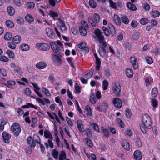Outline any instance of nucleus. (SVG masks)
<instances>
[{"mask_svg":"<svg viewBox=\"0 0 160 160\" xmlns=\"http://www.w3.org/2000/svg\"><path fill=\"white\" fill-rule=\"evenodd\" d=\"M95 32L99 42V48L98 50L99 54L101 57H104L106 54V48L107 45L106 42L105 41L104 37L101 30L97 29L95 30Z\"/></svg>","mask_w":160,"mask_h":160,"instance_id":"1","label":"nucleus"},{"mask_svg":"<svg viewBox=\"0 0 160 160\" xmlns=\"http://www.w3.org/2000/svg\"><path fill=\"white\" fill-rule=\"evenodd\" d=\"M151 119L149 115L146 114H143L142 117V121L140 124L141 129L143 132V130H145L147 128H150L151 126Z\"/></svg>","mask_w":160,"mask_h":160,"instance_id":"2","label":"nucleus"},{"mask_svg":"<svg viewBox=\"0 0 160 160\" xmlns=\"http://www.w3.org/2000/svg\"><path fill=\"white\" fill-rule=\"evenodd\" d=\"M11 129L14 135L17 136L19 135L21 131V128L20 125L17 123H14L12 124Z\"/></svg>","mask_w":160,"mask_h":160,"instance_id":"3","label":"nucleus"},{"mask_svg":"<svg viewBox=\"0 0 160 160\" xmlns=\"http://www.w3.org/2000/svg\"><path fill=\"white\" fill-rule=\"evenodd\" d=\"M112 88L116 95L119 96L120 94L121 91V87L120 84L118 82H114L112 84Z\"/></svg>","mask_w":160,"mask_h":160,"instance_id":"4","label":"nucleus"},{"mask_svg":"<svg viewBox=\"0 0 160 160\" xmlns=\"http://www.w3.org/2000/svg\"><path fill=\"white\" fill-rule=\"evenodd\" d=\"M36 47L39 49L43 51H47L49 50L50 47L49 44L43 43H37Z\"/></svg>","mask_w":160,"mask_h":160,"instance_id":"5","label":"nucleus"},{"mask_svg":"<svg viewBox=\"0 0 160 160\" xmlns=\"http://www.w3.org/2000/svg\"><path fill=\"white\" fill-rule=\"evenodd\" d=\"M83 25L79 27V31L82 36H85L87 34V30L88 28V25L87 24H86V22H83Z\"/></svg>","mask_w":160,"mask_h":160,"instance_id":"6","label":"nucleus"},{"mask_svg":"<svg viewBox=\"0 0 160 160\" xmlns=\"http://www.w3.org/2000/svg\"><path fill=\"white\" fill-rule=\"evenodd\" d=\"M50 44L53 51L56 53L59 52L60 51L59 47L55 42H50Z\"/></svg>","mask_w":160,"mask_h":160,"instance_id":"7","label":"nucleus"},{"mask_svg":"<svg viewBox=\"0 0 160 160\" xmlns=\"http://www.w3.org/2000/svg\"><path fill=\"white\" fill-rule=\"evenodd\" d=\"M112 103L114 105L118 108H120L122 106V102L119 98H115L113 100Z\"/></svg>","mask_w":160,"mask_h":160,"instance_id":"8","label":"nucleus"},{"mask_svg":"<svg viewBox=\"0 0 160 160\" xmlns=\"http://www.w3.org/2000/svg\"><path fill=\"white\" fill-rule=\"evenodd\" d=\"M2 138L4 142L7 143L9 142V139L11 138L10 135L8 133L4 132L2 134Z\"/></svg>","mask_w":160,"mask_h":160,"instance_id":"9","label":"nucleus"},{"mask_svg":"<svg viewBox=\"0 0 160 160\" xmlns=\"http://www.w3.org/2000/svg\"><path fill=\"white\" fill-rule=\"evenodd\" d=\"M10 66L14 68V72L19 74H21L22 72L21 69L18 66L16 65L13 62H12L10 64Z\"/></svg>","mask_w":160,"mask_h":160,"instance_id":"10","label":"nucleus"},{"mask_svg":"<svg viewBox=\"0 0 160 160\" xmlns=\"http://www.w3.org/2000/svg\"><path fill=\"white\" fill-rule=\"evenodd\" d=\"M131 62L134 69H136L138 67L137 59L135 57H132L130 58Z\"/></svg>","mask_w":160,"mask_h":160,"instance_id":"11","label":"nucleus"},{"mask_svg":"<svg viewBox=\"0 0 160 160\" xmlns=\"http://www.w3.org/2000/svg\"><path fill=\"white\" fill-rule=\"evenodd\" d=\"M134 156L137 160H141L142 158V155L139 150H136L134 153Z\"/></svg>","mask_w":160,"mask_h":160,"instance_id":"12","label":"nucleus"},{"mask_svg":"<svg viewBox=\"0 0 160 160\" xmlns=\"http://www.w3.org/2000/svg\"><path fill=\"white\" fill-rule=\"evenodd\" d=\"M28 143L32 148H34L36 146V143L31 137H28L27 139Z\"/></svg>","mask_w":160,"mask_h":160,"instance_id":"13","label":"nucleus"},{"mask_svg":"<svg viewBox=\"0 0 160 160\" xmlns=\"http://www.w3.org/2000/svg\"><path fill=\"white\" fill-rule=\"evenodd\" d=\"M37 68L39 69H43L46 68L47 66L46 63L43 62H40L36 64Z\"/></svg>","mask_w":160,"mask_h":160,"instance_id":"14","label":"nucleus"},{"mask_svg":"<svg viewBox=\"0 0 160 160\" xmlns=\"http://www.w3.org/2000/svg\"><path fill=\"white\" fill-rule=\"evenodd\" d=\"M46 33L48 36L51 38H53L54 36V33L52 29L49 28H47L46 29Z\"/></svg>","mask_w":160,"mask_h":160,"instance_id":"15","label":"nucleus"},{"mask_svg":"<svg viewBox=\"0 0 160 160\" xmlns=\"http://www.w3.org/2000/svg\"><path fill=\"white\" fill-rule=\"evenodd\" d=\"M44 136L46 138H48L49 139H52L53 138V136L51 133L48 130L44 131Z\"/></svg>","mask_w":160,"mask_h":160,"instance_id":"16","label":"nucleus"},{"mask_svg":"<svg viewBox=\"0 0 160 160\" xmlns=\"http://www.w3.org/2000/svg\"><path fill=\"white\" fill-rule=\"evenodd\" d=\"M8 13L10 16H13L15 13L14 9L12 6H8L7 7Z\"/></svg>","mask_w":160,"mask_h":160,"instance_id":"17","label":"nucleus"},{"mask_svg":"<svg viewBox=\"0 0 160 160\" xmlns=\"http://www.w3.org/2000/svg\"><path fill=\"white\" fill-rule=\"evenodd\" d=\"M113 20L117 25H120L121 24V21L119 16L114 15Z\"/></svg>","mask_w":160,"mask_h":160,"instance_id":"18","label":"nucleus"},{"mask_svg":"<svg viewBox=\"0 0 160 160\" xmlns=\"http://www.w3.org/2000/svg\"><path fill=\"white\" fill-rule=\"evenodd\" d=\"M67 156L65 152L63 151H62L59 154V160H64L66 159Z\"/></svg>","mask_w":160,"mask_h":160,"instance_id":"19","label":"nucleus"},{"mask_svg":"<svg viewBox=\"0 0 160 160\" xmlns=\"http://www.w3.org/2000/svg\"><path fill=\"white\" fill-rule=\"evenodd\" d=\"M21 40V38L20 36L19 35H17L14 37L13 41L14 42L18 44L20 43Z\"/></svg>","mask_w":160,"mask_h":160,"instance_id":"20","label":"nucleus"},{"mask_svg":"<svg viewBox=\"0 0 160 160\" xmlns=\"http://www.w3.org/2000/svg\"><path fill=\"white\" fill-rule=\"evenodd\" d=\"M127 7L130 10L132 11H135L137 9L136 6L134 5L130 2L127 3Z\"/></svg>","mask_w":160,"mask_h":160,"instance_id":"21","label":"nucleus"},{"mask_svg":"<svg viewBox=\"0 0 160 160\" xmlns=\"http://www.w3.org/2000/svg\"><path fill=\"white\" fill-rule=\"evenodd\" d=\"M158 94L157 88L156 87L154 88L152 90L151 92V96L152 97H156Z\"/></svg>","mask_w":160,"mask_h":160,"instance_id":"22","label":"nucleus"},{"mask_svg":"<svg viewBox=\"0 0 160 160\" xmlns=\"http://www.w3.org/2000/svg\"><path fill=\"white\" fill-rule=\"evenodd\" d=\"M141 36L140 33L139 32H135L132 36V38L135 40H137L139 39Z\"/></svg>","mask_w":160,"mask_h":160,"instance_id":"23","label":"nucleus"},{"mask_svg":"<svg viewBox=\"0 0 160 160\" xmlns=\"http://www.w3.org/2000/svg\"><path fill=\"white\" fill-rule=\"evenodd\" d=\"M126 73L127 76L129 78H132L133 76V72L132 70L128 68L126 70Z\"/></svg>","mask_w":160,"mask_h":160,"instance_id":"24","label":"nucleus"},{"mask_svg":"<svg viewBox=\"0 0 160 160\" xmlns=\"http://www.w3.org/2000/svg\"><path fill=\"white\" fill-rule=\"evenodd\" d=\"M101 130L105 137L108 138L109 136L110 133L107 129L102 128Z\"/></svg>","mask_w":160,"mask_h":160,"instance_id":"25","label":"nucleus"},{"mask_svg":"<svg viewBox=\"0 0 160 160\" xmlns=\"http://www.w3.org/2000/svg\"><path fill=\"white\" fill-rule=\"evenodd\" d=\"M95 22L96 23H98L100 22V18L99 15L97 13H95L93 15Z\"/></svg>","mask_w":160,"mask_h":160,"instance_id":"26","label":"nucleus"},{"mask_svg":"<svg viewBox=\"0 0 160 160\" xmlns=\"http://www.w3.org/2000/svg\"><path fill=\"white\" fill-rule=\"evenodd\" d=\"M26 20L29 22H32L34 21L33 17L30 15L28 14L25 17Z\"/></svg>","mask_w":160,"mask_h":160,"instance_id":"27","label":"nucleus"},{"mask_svg":"<svg viewBox=\"0 0 160 160\" xmlns=\"http://www.w3.org/2000/svg\"><path fill=\"white\" fill-rule=\"evenodd\" d=\"M121 18L122 22L125 24H128L129 22L128 18L125 15H122Z\"/></svg>","mask_w":160,"mask_h":160,"instance_id":"28","label":"nucleus"},{"mask_svg":"<svg viewBox=\"0 0 160 160\" xmlns=\"http://www.w3.org/2000/svg\"><path fill=\"white\" fill-rule=\"evenodd\" d=\"M89 100L92 104H94L96 102L97 98L94 94H92L90 96Z\"/></svg>","mask_w":160,"mask_h":160,"instance_id":"29","label":"nucleus"},{"mask_svg":"<svg viewBox=\"0 0 160 160\" xmlns=\"http://www.w3.org/2000/svg\"><path fill=\"white\" fill-rule=\"evenodd\" d=\"M21 49L24 51H26L28 50L29 49V46L26 44H23L20 46Z\"/></svg>","mask_w":160,"mask_h":160,"instance_id":"30","label":"nucleus"},{"mask_svg":"<svg viewBox=\"0 0 160 160\" xmlns=\"http://www.w3.org/2000/svg\"><path fill=\"white\" fill-rule=\"evenodd\" d=\"M7 122L2 119H0V129L3 130L4 128V125L6 124Z\"/></svg>","mask_w":160,"mask_h":160,"instance_id":"31","label":"nucleus"},{"mask_svg":"<svg viewBox=\"0 0 160 160\" xmlns=\"http://www.w3.org/2000/svg\"><path fill=\"white\" fill-rule=\"evenodd\" d=\"M52 156L54 158L57 159L58 158V152L57 150L55 149H53L52 150Z\"/></svg>","mask_w":160,"mask_h":160,"instance_id":"32","label":"nucleus"},{"mask_svg":"<svg viewBox=\"0 0 160 160\" xmlns=\"http://www.w3.org/2000/svg\"><path fill=\"white\" fill-rule=\"evenodd\" d=\"M85 140L86 144L89 147L92 148L93 147V145L92 141L88 138H85Z\"/></svg>","mask_w":160,"mask_h":160,"instance_id":"33","label":"nucleus"},{"mask_svg":"<svg viewBox=\"0 0 160 160\" xmlns=\"http://www.w3.org/2000/svg\"><path fill=\"white\" fill-rule=\"evenodd\" d=\"M12 38V35L10 32H7L4 36V38L7 40H9L11 39Z\"/></svg>","mask_w":160,"mask_h":160,"instance_id":"34","label":"nucleus"},{"mask_svg":"<svg viewBox=\"0 0 160 160\" xmlns=\"http://www.w3.org/2000/svg\"><path fill=\"white\" fill-rule=\"evenodd\" d=\"M32 139L33 141L38 144H40L41 140L39 137L37 135H34Z\"/></svg>","mask_w":160,"mask_h":160,"instance_id":"35","label":"nucleus"},{"mask_svg":"<svg viewBox=\"0 0 160 160\" xmlns=\"http://www.w3.org/2000/svg\"><path fill=\"white\" fill-rule=\"evenodd\" d=\"M30 107H31L32 108H34L36 109H37V107L35 106L32 104V103H28L27 105H23L22 107V108H28Z\"/></svg>","mask_w":160,"mask_h":160,"instance_id":"36","label":"nucleus"},{"mask_svg":"<svg viewBox=\"0 0 160 160\" xmlns=\"http://www.w3.org/2000/svg\"><path fill=\"white\" fill-rule=\"evenodd\" d=\"M151 15L152 17L154 18H156L158 17L159 16L160 13L158 11L156 10H154L151 13Z\"/></svg>","mask_w":160,"mask_h":160,"instance_id":"37","label":"nucleus"},{"mask_svg":"<svg viewBox=\"0 0 160 160\" xmlns=\"http://www.w3.org/2000/svg\"><path fill=\"white\" fill-rule=\"evenodd\" d=\"M111 34L112 36H114L116 34L115 28L112 25L109 26Z\"/></svg>","mask_w":160,"mask_h":160,"instance_id":"38","label":"nucleus"},{"mask_svg":"<svg viewBox=\"0 0 160 160\" xmlns=\"http://www.w3.org/2000/svg\"><path fill=\"white\" fill-rule=\"evenodd\" d=\"M51 139H48V144L47 143H45V145L47 148H48V147H50L51 148H53V144L52 142V141L51 140Z\"/></svg>","mask_w":160,"mask_h":160,"instance_id":"39","label":"nucleus"},{"mask_svg":"<svg viewBox=\"0 0 160 160\" xmlns=\"http://www.w3.org/2000/svg\"><path fill=\"white\" fill-rule=\"evenodd\" d=\"M58 21L57 22V25L60 28L65 26L64 21L58 18Z\"/></svg>","mask_w":160,"mask_h":160,"instance_id":"40","label":"nucleus"},{"mask_svg":"<svg viewBox=\"0 0 160 160\" xmlns=\"http://www.w3.org/2000/svg\"><path fill=\"white\" fill-rule=\"evenodd\" d=\"M108 82L106 80H104L103 81L102 86L103 89L104 90H106L108 87Z\"/></svg>","mask_w":160,"mask_h":160,"instance_id":"41","label":"nucleus"},{"mask_svg":"<svg viewBox=\"0 0 160 160\" xmlns=\"http://www.w3.org/2000/svg\"><path fill=\"white\" fill-rule=\"evenodd\" d=\"M102 30L103 33L107 36H109L110 35V32L109 30L105 27H103L102 28Z\"/></svg>","mask_w":160,"mask_h":160,"instance_id":"42","label":"nucleus"},{"mask_svg":"<svg viewBox=\"0 0 160 160\" xmlns=\"http://www.w3.org/2000/svg\"><path fill=\"white\" fill-rule=\"evenodd\" d=\"M89 5L92 8H95L97 5L94 0H90L89 2Z\"/></svg>","mask_w":160,"mask_h":160,"instance_id":"43","label":"nucleus"},{"mask_svg":"<svg viewBox=\"0 0 160 160\" xmlns=\"http://www.w3.org/2000/svg\"><path fill=\"white\" fill-rule=\"evenodd\" d=\"M6 25L10 27L13 28L14 26V24L13 22L10 20H7L6 22Z\"/></svg>","mask_w":160,"mask_h":160,"instance_id":"44","label":"nucleus"},{"mask_svg":"<svg viewBox=\"0 0 160 160\" xmlns=\"http://www.w3.org/2000/svg\"><path fill=\"white\" fill-rule=\"evenodd\" d=\"M108 106L107 103L105 102H103L101 105V110L105 111L108 108Z\"/></svg>","mask_w":160,"mask_h":160,"instance_id":"45","label":"nucleus"},{"mask_svg":"<svg viewBox=\"0 0 160 160\" xmlns=\"http://www.w3.org/2000/svg\"><path fill=\"white\" fill-rule=\"evenodd\" d=\"M6 53L8 55L10 58H14L15 57L14 54L10 50H8L7 51Z\"/></svg>","mask_w":160,"mask_h":160,"instance_id":"46","label":"nucleus"},{"mask_svg":"<svg viewBox=\"0 0 160 160\" xmlns=\"http://www.w3.org/2000/svg\"><path fill=\"white\" fill-rule=\"evenodd\" d=\"M140 23L142 25H145L148 22V20L146 18H142L140 20Z\"/></svg>","mask_w":160,"mask_h":160,"instance_id":"47","label":"nucleus"},{"mask_svg":"<svg viewBox=\"0 0 160 160\" xmlns=\"http://www.w3.org/2000/svg\"><path fill=\"white\" fill-rule=\"evenodd\" d=\"M91 126H92L93 129L95 131L98 132H99V128L98 125L96 123L94 122L91 124Z\"/></svg>","mask_w":160,"mask_h":160,"instance_id":"48","label":"nucleus"},{"mask_svg":"<svg viewBox=\"0 0 160 160\" xmlns=\"http://www.w3.org/2000/svg\"><path fill=\"white\" fill-rule=\"evenodd\" d=\"M49 14L51 17H52L53 19H54L55 17H57L58 16V14L57 13L52 11H50Z\"/></svg>","mask_w":160,"mask_h":160,"instance_id":"49","label":"nucleus"},{"mask_svg":"<svg viewBox=\"0 0 160 160\" xmlns=\"http://www.w3.org/2000/svg\"><path fill=\"white\" fill-rule=\"evenodd\" d=\"M85 112L87 115H90L91 114V108L88 106L86 107Z\"/></svg>","mask_w":160,"mask_h":160,"instance_id":"50","label":"nucleus"},{"mask_svg":"<svg viewBox=\"0 0 160 160\" xmlns=\"http://www.w3.org/2000/svg\"><path fill=\"white\" fill-rule=\"evenodd\" d=\"M94 71H91L88 73H87L85 75V77L87 78V79H89L91 78L93 74Z\"/></svg>","mask_w":160,"mask_h":160,"instance_id":"51","label":"nucleus"},{"mask_svg":"<svg viewBox=\"0 0 160 160\" xmlns=\"http://www.w3.org/2000/svg\"><path fill=\"white\" fill-rule=\"evenodd\" d=\"M27 7L30 8H33L35 6V4L32 2H28L27 4Z\"/></svg>","mask_w":160,"mask_h":160,"instance_id":"52","label":"nucleus"},{"mask_svg":"<svg viewBox=\"0 0 160 160\" xmlns=\"http://www.w3.org/2000/svg\"><path fill=\"white\" fill-rule=\"evenodd\" d=\"M75 90L76 91V93H80L81 92V88L78 86L77 83H76L75 85Z\"/></svg>","mask_w":160,"mask_h":160,"instance_id":"53","label":"nucleus"},{"mask_svg":"<svg viewBox=\"0 0 160 160\" xmlns=\"http://www.w3.org/2000/svg\"><path fill=\"white\" fill-rule=\"evenodd\" d=\"M86 133L87 136L88 137H91L92 136V134L90 129L88 128H87L85 129Z\"/></svg>","mask_w":160,"mask_h":160,"instance_id":"54","label":"nucleus"},{"mask_svg":"<svg viewBox=\"0 0 160 160\" xmlns=\"http://www.w3.org/2000/svg\"><path fill=\"white\" fill-rule=\"evenodd\" d=\"M17 21L18 23L22 24L24 23V20L21 17H18L17 18Z\"/></svg>","mask_w":160,"mask_h":160,"instance_id":"55","label":"nucleus"},{"mask_svg":"<svg viewBox=\"0 0 160 160\" xmlns=\"http://www.w3.org/2000/svg\"><path fill=\"white\" fill-rule=\"evenodd\" d=\"M123 146L127 150H129L130 149L129 144L127 141H125L123 143Z\"/></svg>","mask_w":160,"mask_h":160,"instance_id":"56","label":"nucleus"},{"mask_svg":"<svg viewBox=\"0 0 160 160\" xmlns=\"http://www.w3.org/2000/svg\"><path fill=\"white\" fill-rule=\"evenodd\" d=\"M88 22L92 27H96V23L94 21H93V19L91 18H88Z\"/></svg>","mask_w":160,"mask_h":160,"instance_id":"57","label":"nucleus"},{"mask_svg":"<svg viewBox=\"0 0 160 160\" xmlns=\"http://www.w3.org/2000/svg\"><path fill=\"white\" fill-rule=\"evenodd\" d=\"M145 58L147 62L149 64H151L153 62L152 59L150 57H146Z\"/></svg>","mask_w":160,"mask_h":160,"instance_id":"58","label":"nucleus"},{"mask_svg":"<svg viewBox=\"0 0 160 160\" xmlns=\"http://www.w3.org/2000/svg\"><path fill=\"white\" fill-rule=\"evenodd\" d=\"M125 114L128 118H130L131 116V113L130 110L128 109H127L125 111Z\"/></svg>","mask_w":160,"mask_h":160,"instance_id":"59","label":"nucleus"},{"mask_svg":"<svg viewBox=\"0 0 160 160\" xmlns=\"http://www.w3.org/2000/svg\"><path fill=\"white\" fill-rule=\"evenodd\" d=\"M0 73L4 76H6L7 75V72L4 68L0 69Z\"/></svg>","mask_w":160,"mask_h":160,"instance_id":"60","label":"nucleus"},{"mask_svg":"<svg viewBox=\"0 0 160 160\" xmlns=\"http://www.w3.org/2000/svg\"><path fill=\"white\" fill-rule=\"evenodd\" d=\"M9 60L8 59L4 56H0V61L2 62H8Z\"/></svg>","mask_w":160,"mask_h":160,"instance_id":"61","label":"nucleus"},{"mask_svg":"<svg viewBox=\"0 0 160 160\" xmlns=\"http://www.w3.org/2000/svg\"><path fill=\"white\" fill-rule=\"evenodd\" d=\"M13 3L17 6H20L21 3V2L20 0H13Z\"/></svg>","mask_w":160,"mask_h":160,"instance_id":"62","label":"nucleus"},{"mask_svg":"<svg viewBox=\"0 0 160 160\" xmlns=\"http://www.w3.org/2000/svg\"><path fill=\"white\" fill-rule=\"evenodd\" d=\"M109 3L110 6L114 8H117L116 3L112 0H109Z\"/></svg>","mask_w":160,"mask_h":160,"instance_id":"63","label":"nucleus"},{"mask_svg":"<svg viewBox=\"0 0 160 160\" xmlns=\"http://www.w3.org/2000/svg\"><path fill=\"white\" fill-rule=\"evenodd\" d=\"M42 90L44 92V93L46 95L48 96H50V93L48 89L45 88H43Z\"/></svg>","mask_w":160,"mask_h":160,"instance_id":"64","label":"nucleus"}]
</instances>
